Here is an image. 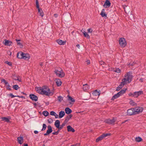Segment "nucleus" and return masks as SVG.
Masks as SVG:
<instances>
[{"label": "nucleus", "mask_w": 146, "mask_h": 146, "mask_svg": "<svg viewBox=\"0 0 146 146\" xmlns=\"http://www.w3.org/2000/svg\"><path fill=\"white\" fill-rule=\"evenodd\" d=\"M125 78L123 79L122 80L123 83L125 84L127 82L128 83H129L131 81L132 79L133 78V76L131 75L130 72H128L125 75Z\"/></svg>", "instance_id": "obj_1"}, {"label": "nucleus", "mask_w": 146, "mask_h": 146, "mask_svg": "<svg viewBox=\"0 0 146 146\" xmlns=\"http://www.w3.org/2000/svg\"><path fill=\"white\" fill-rule=\"evenodd\" d=\"M44 86L41 87H36L35 90L36 92L39 94L42 95H48V93L46 91H44Z\"/></svg>", "instance_id": "obj_2"}, {"label": "nucleus", "mask_w": 146, "mask_h": 146, "mask_svg": "<svg viewBox=\"0 0 146 146\" xmlns=\"http://www.w3.org/2000/svg\"><path fill=\"white\" fill-rule=\"evenodd\" d=\"M143 93V92L142 91H140L138 92H135L133 93H130L129 94V96L135 98H137Z\"/></svg>", "instance_id": "obj_3"}, {"label": "nucleus", "mask_w": 146, "mask_h": 146, "mask_svg": "<svg viewBox=\"0 0 146 146\" xmlns=\"http://www.w3.org/2000/svg\"><path fill=\"white\" fill-rule=\"evenodd\" d=\"M116 120V119H115L114 117H113L112 119H106L105 120L104 122L106 123L109 125H114Z\"/></svg>", "instance_id": "obj_4"}, {"label": "nucleus", "mask_w": 146, "mask_h": 146, "mask_svg": "<svg viewBox=\"0 0 146 146\" xmlns=\"http://www.w3.org/2000/svg\"><path fill=\"white\" fill-rule=\"evenodd\" d=\"M135 115L139 113L142 111L143 108L142 107H138L134 108Z\"/></svg>", "instance_id": "obj_5"}, {"label": "nucleus", "mask_w": 146, "mask_h": 146, "mask_svg": "<svg viewBox=\"0 0 146 146\" xmlns=\"http://www.w3.org/2000/svg\"><path fill=\"white\" fill-rule=\"evenodd\" d=\"M119 44L121 46L125 47L126 45V42L125 39L124 38H121L119 40Z\"/></svg>", "instance_id": "obj_6"}, {"label": "nucleus", "mask_w": 146, "mask_h": 146, "mask_svg": "<svg viewBox=\"0 0 146 146\" xmlns=\"http://www.w3.org/2000/svg\"><path fill=\"white\" fill-rule=\"evenodd\" d=\"M44 91H46L48 93V95H45L47 96H51L53 94V93L50 91V89L47 86H44Z\"/></svg>", "instance_id": "obj_7"}, {"label": "nucleus", "mask_w": 146, "mask_h": 146, "mask_svg": "<svg viewBox=\"0 0 146 146\" xmlns=\"http://www.w3.org/2000/svg\"><path fill=\"white\" fill-rule=\"evenodd\" d=\"M30 98L33 101L36 102L38 100V98L36 95L33 94H31L29 95Z\"/></svg>", "instance_id": "obj_8"}, {"label": "nucleus", "mask_w": 146, "mask_h": 146, "mask_svg": "<svg viewBox=\"0 0 146 146\" xmlns=\"http://www.w3.org/2000/svg\"><path fill=\"white\" fill-rule=\"evenodd\" d=\"M48 130L46 131V133H44V135L45 136L49 134L52 131V129L51 126L50 125L47 126Z\"/></svg>", "instance_id": "obj_9"}, {"label": "nucleus", "mask_w": 146, "mask_h": 146, "mask_svg": "<svg viewBox=\"0 0 146 146\" xmlns=\"http://www.w3.org/2000/svg\"><path fill=\"white\" fill-rule=\"evenodd\" d=\"M127 114L131 115H135L134 108H132L128 109L127 110Z\"/></svg>", "instance_id": "obj_10"}, {"label": "nucleus", "mask_w": 146, "mask_h": 146, "mask_svg": "<svg viewBox=\"0 0 146 146\" xmlns=\"http://www.w3.org/2000/svg\"><path fill=\"white\" fill-rule=\"evenodd\" d=\"M111 3L109 0H106L104 4L103 5L104 7L105 8L109 7L110 6Z\"/></svg>", "instance_id": "obj_11"}, {"label": "nucleus", "mask_w": 146, "mask_h": 146, "mask_svg": "<svg viewBox=\"0 0 146 146\" xmlns=\"http://www.w3.org/2000/svg\"><path fill=\"white\" fill-rule=\"evenodd\" d=\"M24 53L21 51L18 52L17 54V57L19 59H22Z\"/></svg>", "instance_id": "obj_12"}, {"label": "nucleus", "mask_w": 146, "mask_h": 146, "mask_svg": "<svg viewBox=\"0 0 146 146\" xmlns=\"http://www.w3.org/2000/svg\"><path fill=\"white\" fill-rule=\"evenodd\" d=\"M3 43L6 46H10L12 43V42L9 41V40H5L3 41Z\"/></svg>", "instance_id": "obj_13"}, {"label": "nucleus", "mask_w": 146, "mask_h": 146, "mask_svg": "<svg viewBox=\"0 0 146 146\" xmlns=\"http://www.w3.org/2000/svg\"><path fill=\"white\" fill-rule=\"evenodd\" d=\"M30 56L29 54H28L24 53L22 59H23L26 60H28L30 59Z\"/></svg>", "instance_id": "obj_14"}, {"label": "nucleus", "mask_w": 146, "mask_h": 146, "mask_svg": "<svg viewBox=\"0 0 146 146\" xmlns=\"http://www.w3.org/2000/svg\"><path fill=\"white\" fill-rule=\"evenodd\" d=\"M127 89V88H123L117 93L120 96L123 95V94L125 93Z\"/></svg>", "instance_id": "obj_15"}, {"label": "nucleus", "mask_w": 146, "mask_h": 146, "mask_svg": "<svg viewBox=\"0 0 146 146\" xmlns=\"http://www.w3.org/2000/svg\"><path fill=\"white\" fill-rule=\"evenodd\" d=\"M67 131L68 132H74L75 130L70 125H69L67 126Z\"/></svg>", "instance_id": "obj_16"}, {"label": "nucleus", "mask_w": 146, "mask_h": 146, "mask_svg": "<svg viewBox=\"0 0 146 146\" xmlns=\"http://www.w3.org/2000/svg\"><path fill=\"white\" fill-rule=\"evenodd\" d=\"M56 41L58 44L60 45H64L66 43V41H64L63 40L60 39L57 40Z\"/></svg>", "instance_id": "obj_17"}, {"label": "nucleus", "mask_w": 146, "mask_h": 146, "mask_svg": "<svg viewBox=\"0 0 146 146\" xmlns=\"http://www.w3.org/2000/svg\"><path fill=\"white\" fill-rule=\"evenodd\" d=\"M125 84L123 83V82L121 83V84H120L119 86L117 88L116 91H119L123 86Z\"/></svg>", "instance_id": "obj_18"}, {"label": "nucleus", "mask_w": 146, "mask_h": 146, "mask_svg": "<svg viewBox=\"0 0 146 146\" xmlns=\"http://www.w3.org/2000/svg\"><path fill=\"white\" fill-rule=\"evenodd\" d=\"M65 111L66 113L68 115H69L72 112L71 110L68 107L65 108Z\"/></svg>", "instance_id": "obj_19"}, {"label": "nucleus", "mask_w": 146, "mask_h": 146, "mask_svg": "<svg viewBox=\"0 0 146 146\" xmlns=\"http://www.w3.org/2000/svg\"><path fill=\"white\" fill-rule=\"evenodd\" d=\"M17 140L18 141V143L20 144H21L23 142V139L22 136L19 137L17 138Z\"/></svg>", "instance_id": "obj_20"}, {"label": "nucleus", "mask_w": 146, "mask_h": 146, "mask_svg": "<svg viewBox=\"0 0 146 146\" xmlns=\"http://www.w3.org/2000/svg\"><path fill=\"white\" fill-rule=\"evenodd\" d=\"M57 86H59L61 85L62 82L60 79H57L55 80Z\"/></svg>", "instance_id": "obj_21"}, {"label": "nucleus", "mask_w": 146, "mask_h": 146, "mask_svg": "<svg viewBox=\"0 0 146 146\" xmlns=\"http://www.w3.org/2000/svg\"><path fill=\"white\" fill-rule=\"evenodd\" d=\"M73 116L72 114L68 115L65 118L64 120V122L66 123H67L69 121V120Z\"/></svg>", "instance_id": "obj_22"}, {"label": "nucleus", "mask_w": 146, "mask_h": 146, "mask_svg": "<svg viewBox=\"0 0 146 146\" xmlns=\"http://www.w3.org/2000/svg\"><path fill=\"white\" fill-rule=\"evenodd\" d=\"M1 119L3 121H5V122H8L10 121V117H8V118L6 117H3L1 118Z\"/></svg>", "instance_id": "obj_23"}, {"label": "nucleus", "mask_w": 146, "mask_h": 146, "mask_svg": "<svg viewBox=\"0 0 146 146\" xmlns=\"http://www.w3.org/2000/svg\"><path fill=\"white\" fill-rule=\"evenodd\" d=\"M38 12L39 13V15L41 17H43L44 16V14L42 9L40 8L38 9Z\"/></svg>", "instance_id": "obj_24"}, {"label": "nucleus", "mask_w": 146, "mask_h": 146, "mask_svg": "<svg viewBox=\"0 0 146 146\" xmlns=\"http://www.w3.org/2000/svg\"><path fill=\"white\" fill-rule=\"evenodd\" d=\"M65 115L64 112L63 111H60L59 114V117L60 118L62 117Z\"/></svg>", "instance_id": "obj_25"}, {"label": "nucleus", "mask_w": 146, "mask_h": 146, "mask_svg": "<svg viewBox=\"0 0 146 146\" xmlns=\"http://www.w3.org/2000/svg\"><path fill=\"white\" fill-rule=\"evenodd\" d=\"M54 72L56 74V75L57 76H58L59 77H60L61 78V76H62L63 75V74H60V71L58 70H56L54 71Z\"/></svg>", "instance_id": "obj_26"}, {"label": "nucleus", "mask_w": 146, "mask_h": 146, "mask_svg": "<svg viewBox=\"0 0 146 146\" xmlns=\"http://www.w3.org/2000/svg\"><path fill=\"white\" fill-rule=\"evenodd\" d=\"M60 121L59 120H56L55 123L54 125L57 128H59L60 126Z\"/></svg>", "instance_id": "obj_27"}, {"label": "nucleus", "mask_w": 146, "mask_h": 146, "mask_svg": "<svg viewBox=\"0 0 146 146\" xmlns=\"http://www.w3.org/2000/svg\"><path fill=\"white\" fill-rule=\"evenodd\" d=\"M105 10L104 9H102V11L100 13V15H101V16L102 17H107V14H106L104 12Z\"/></svg>", "instance_id": "obj_28"}, {"label": "nucleus", "mask_w": 146, "mask_h": 146, "mask_svg": "<svg viewBox=\"0 0 146 146\" xmlns=\"http://www.w3.org/2000/svg\"><path fill=\"white\" fill-rule=\"evenodd\" d=\"M119 97V96L117 93L113 96L111 100H113L115 99L118 98Z\"/></svg>", "instance_id": "obj_29"}, {"label": "nucleus", "mask_w": 146, "mask_h": 146, "mask_svg": "<svg viewBox=\"0 0 146 146\" xmlns=\"http://www.w3.org/2000/svg\"><path fill=\"white\" fill-rule=\"evenodd\" d=\"M83 35L85 37L87 38L88 39H89L90 38V36L87 34V33L85 31L83 32Z\"/></svg>", "instance_id": "obj_30"}, {"label": "nucleus", "mask_w": 146, "mask_h": 146, "mask_svg": "<svg viewBox=\"0 0 146 146\" xmlns=\"http://www.w3.org/2000/svg\"><path fill=\"white\" fill-rule=\"evenodd\" d=\"M68 97V100L69 101H71L72 102H74L75 101V100L71 96H69V95H68L67 96Z\"/></svg>", "instance_id": "obj_31"}, {"label": "nucleus", "mask_w": 146, "mask_h": 146, "mask_svg": "<svg viewBox=\"0 0 146 146\" xmlns=\"http://www.w3.org/2000/svg\"><path fill=\"white\" fill-rule=\"evenodd\" d=\"M103 137L102 136V135H101L100 136L98 137L96 140V142H98L99 141L102 140L103 139Z\"/></svg>", "instance_id": "obj_32"}, {"label": "nucleus", "mask_w": 146, "mask_h": 146, "mask_svg": "<svg viewBox=\"0 0 146 146\" xmlns=\"http://www.w3.org/2000/svg\"><path fill=\"white\" fill-rule=\"evenodd\" d=\"M135 141L137 142H140L142 140V139L140 137H136L135 139Z\"/></svg>", "instance_id": "obj_33"}, {"label": "nucleus", "mask_w": 146, "mask_h": 146, "mask_svg": "<svg viewBox=\"0 0 146 146\" xmlns=\"http://www.w3.org/2000/svg\"><path fill=\"white\" fill-rule=\"evenodd\" d=\"M13 88L15 90H17L20 88L19 87L17 84H15L13 86Z\"/></svg>", "instance_id": "obj_34"}, {"label": "nucleus", "mask_w": 146, "mask_h": 146, "mask_svg": "<svg viewBox=\"0 0 146 146\" xmlns=\"http://www.w3.org/2000/svg\"><path fill=\"white\" fill-rule=\"evenodd\" d=\"M93 94L95 96H99L100 94V93L97 90H95Z\"/></svg>", "instance_id": "obj_35"}, {"label": "nucleus", "mask_w": 146, "mask_h": 146, "mask_svg": "<svg viewBox=\"0 0 146 146\" xmlns=\"http://www.w3.org/2000/svg\"><path fill=\"white\" fill-rule=\"evenodd\" d=\"M66 123V122H64L62 123V124L60 125L59 126V128L60 129H62V128H63V127L64 126H65Z\"/></svg>", "instance_id": "obj_36"}, {"label": "nucleus", "mask_w": 146, "mask_h": 146, "mask_svg": "<svg viewBox=\"0 0 146 146\" xmlns=\"http://www.w3.org/2000/svg\"><path fill=\"white\" fill-rule=\"evenodd\" d=\"M1 82L2 83L3 82L5 83L6 86L8 84V82L5 79H3L1 80Z\"/></svg>", "instance_id": "obj_37"}, {"label": "nucleus", "mask_w": 146, "mask_h": 146, "mask_svg": "<svg viewBox=\"0 0 146 146\" xmlns=\"http://www.w3.org/2000/svg\"><path fill=\"white\" fill-rule=\"evenodd\" d=\"M58 101L60 102H61L63 100V98L61 96H58Z\"/></svg>", "instance_id": "obj_38"}, {"label": "nucleus", "mask_w": 146, "mask_h": 146, "mask_svg": "<svg viewBox=\"0 0 146 146\" xmlns=\"http://www.w3.org/2000/svg\"><path fill=\"white\" fill-rule=\"evenodd\" d=\"M43 114L44 116H47L49 114V113L47 111H44L43 112Z\"/></svg>", "instance_id": "obj_39"}, {"label": "nucleus", "mask_w": 146, "mask_h": 146, "mask_svg": "<svg viewBox=\"0 0 146 146\" xmlns=\"http://www.w3.org/2000/svg\"><path fill=\"white\" fill-rule=\"evenodd\" d=\"M113 71L118 73H119L121 72V71L119 69L116 68L113 70Z\"/></svg>", "instance_id": "obj_40"}, {"label": "nucleus", "mask_w": 146, "mask_h": 146, "mask_svg": "<svg viewBox=\"0 0 146 146\" xmlns=\"http://www.w3.org/2000/svg\"><path fill=\"white\" fill-rule=\"evenodd\" d=\"M130 104L133 106H135L136 104L132 100H131L129 102Z\"/></svg>", "instance_id": "obj_41"}, {"label": "nucleus", "mask_w": 146, "mask_h": 146, "mask_svg": "<svg viewBox=\"0 0 146 146\" xmlns=\"http://www.w3.org/2000/svg\"><path fill=\"white\" fill-rule=\"evenodd\" d=\"M46 125L45 124H43L42 125V128L41 129V131H43L45 130L46 127Z\"/></svg>", "instance_id": "obj_42"}, {"label": "nucleus", "mask_w": 146, "mask_h": 146, "mask_svg": "<svg viewBox=\"0 0 146 146\" xmlns=\"http://www.w3.org/2000/svg\"><path fill=\"white\" fill-rule=\"evenodd\" d=\"M36 4L37 8H40L38 0H36Z\"/></svg>", "instance_id": "obj_43"}, {"label": "nucleus", "mask_w": 146, "mask_h": 146, "mask_svg": "<svg viewBox=\"0 0 146 146\" xmlns=\"http://www.w3.org/2000/svg\"><path fill=\"white\" fill-rule=\"evenodd\" d=\"M111 134L110 133H106V134H103L102 135V136L103 137V138L105 137H106L110 136Z\"/></svg>", "instance_id": "obj_44"}, {"label": "nucleus", "mask_w": 146, "mask_h": 146, "mask_svg": "<svg viewBox=\"0 0 146 146\" xmlns=\"http://www.w3.org/2000/svg\"><path fill=\"white\" fill-rule=\"evenodd\" d=\"M60 69V70H59L60 71V74H63V75L62 76H61V78L64 77L65 75V73L63 72V70L61 69Z\"/></svg>", "instance_id": "obj_45"}, {"label": "nucleus", "mask_w": 146, "mask_h": 146, "mask_svg": "<svg viewBox=\"0 0 146 146\" xmlns=\"http://www.w3.org/2000/svg\"><path fill=\"white\" fill-rule=\"evenodd\" d=\"M88 85L87 84H86L84 85H83V89L84 90H86L88 89V88H86V86H87Z\"/></svg>", "instance_id": "obj_46"}, {"label": "nucleus", "mask_w": 146, "mask_h": 146, "mask_svg": "<svg viewBox=\"0 0 146 146\" xmlns=\"http://www.w3.org/2000/svg\"><path fill=\"white\" fill-rule=\"evenodd\" d=\"M6 86H7V90H11V88H10L11 86L9 84H7V85Z\"/></svg>", "instance_id": "obj_47"}, {"label": "nucleus", "mask_w": 146, "mask_h": 146, "mask_svg": "<svg viewBox=\"0 0 146 146\" xmlns=\"http://www.w3.org/2000/svg\"><path fill=\"white\" fill-rule=\"evenodd\" d=\"M5 62L6 63V64H8V65H9L10 66H12V64L11 62H9L7 61H6Z\"/></svg>", "instance_id": "obj_48"}, {"label": "nucleus", "mask_w": 146, "mask_h": 146, "mask_svg": "<svg viewBox=\"0 0 146 146\" xmlns=\"http://www.w3.org/2000/svg\"><path fill=\"white\" fill-rule=\"evenodd\" d=\"M56 113L54 111H52L50 112V115H54L56 114Z\"/></svg>", "instance_id": "obj_49"}, {"label": "nucleus", "mask_w": 146, "mask_h": 146, "mask_svg": "<svg viewBox=\"0 0 146 146\" xmlns=\"http://www.w3.org/2000/svg\"><path fill=\"white\" fill-rule=\"evenodd\" d=\"M48 122L49 123H51L52 122L53 120L52 119L50 118L48 119Z\"/></svg>", "instance_id": "obj_50"}, {"label": "nucleus", "mask_w": 146, "mask_h": 146, "mask_svg": "<svg viewBox=\"0 0 146 146\" xmlns=\"http://www.w3.org/2000/svg\"><path fill=\"white\" fill-rule=\"evenodd\" d=\"M92 30L91 28H89V29H88V33H92Z\"/></svg>", "instance_id": "obj_51"}, {"label": "nucleus", "mask_w": 146, "mask_h": 146, "mask_svg": "<svg viewBox=\"0 0 146 146\" xmlns=\"http://www.w3.org/2000/svg\"><path fill=\"white\" fill-rule=\"evenodd\" d=\"M9 95L11 96L12 98H14L15 97H17V96H14L13 94H12L11 93Z\"/></svg>", "instance_id": "obj_52"}, {"label": "nucleus", "mask_w": 146, "mask_h": 146, "mask_svg": "<svg viewBox=\"0 0 146 146\" xmlns=\"http://www.w3.org/2000/svg\"><path fill=\"white\" fill-rule=\"evenodd\" d=\"M7 53L8 55H9L10 56H11V55L12 52L8 50L7 52Z\"/></svg>", "instance_id": "obj_53"}, {"label": "nucleus", "mask_w": 146, "mask_h": 146, "mask_svg": "<svg viewBox=\"0 0 146 146\" xmlns=\"http://www.w3.org/2000/svg\"><path fill=\"white\" fill-rule=\"evenodd\" d=\"M17 45L20 46H23V45L20 42H17Z\"/></svg>", "instance_id": "obj_54"}, {"label": "nucleus", "mask_w": 146, "mask_h": 146, "mask_svg": "<svg viewBox=\"0 0 146 146\" xmlns=\"http://www.w3.org/2000/svg\"><path fill=\"white\" fill-rule=\"evenodd\" d=\"M17 78H15V79H14V80H18L20 82H21V79H19L18 78V77H17Z\"/></svg>", "instance_id": "obj_55"}, {"label": "nucleus", "mask_w": 146, "mask_h": 146, "mask_svg": "<svg viewBox=\"0 0 146 146\" xmlns=\"http://www.w3.org/2000/svg\"><path fill=\"white\" fill-rule=\"evenodd\" d=\"M17 97H18L20 98H22L25 99V97H24L23 96H17Z\"/></svg>", "instance_id": "obj_56"}, {"label": "nucleus", "mask_w": 146, "mask_h": 146, "mask_svg": "<svg viewBox=\"0 0 146 146\" xmlns=\"http://www.w3.org/2000/svg\"><path fill=\"white\" fill-rule=\"evenodd\" d=\"M52 134L54 135H57L58 134V133H57L56 131H55L54 132H53L52 133Z\"/></svg>", "instance_id": "obj_57"}, {"label": "nucleus", "mask_w": 146, "mask_h": 146, "mask_svg": "<svg viewBox=\"0 0 146 146\" xmlns=\"http://www.w3.org/2000/svg\"><path fill=\"white\" fill-rule=\"evenodd\" d=\"M86 62L88 64H90V61L89 60H88L86 61Z\"/></svg>", "instance_id": "obj_58"}, {"label": "nucleus", "mask_w": 146, "mask_h": 146, "mask_svg": "<svg viewBox=\"0 0 146 146\" xmlns=\"http://www.w3.org/2000/svg\"><path fill=\"white\" fill-rule=\"evenodd\" d=\"M54 116H55V117L56 118H58V115L57 114H56H56H55V115H54Z\"/></svg>", "instance_id": "obj_59"}, {"label": "nucleus", "mask_w": 146, "mask_h": 146, "mask_svg": "<svg viewBox=\"0 0 146 146\" xmlns=\"http://www.w3.org/2000/svg\"><path fill=\"white\" fill-rule=\"evenodd\" d=\"M44 103H45V104L46 106H48L49 104V102H44Z\"/></svg>", "instance_id": "obj_60"}, {"label": "nucleus", "mask_w": 146, "mask_h": 146, "mask_svg": "<svg viewBox=\"0 0 146 146\" xmlns=\"http://www.w3.org/2000/svg\"><path fill=\"white\" fill-rule=\"evenodd\" d=\"M38 131H37L35 130L34 131V133L35 134H38Z\"/></svg>", "instance_id": "obj_61"}, {"label": "nucleus", "mask_w": 146, "mask_h": 146, "mask_svg": "<svg viewBox=\"0 0 146 146\" xmlns=\"http://www.w3.org/2000/svg\"><path fill=\"white\" fill-rule=\"evenodd\" d=\"M72 145L73 146H79L80 145L79 144H77L75 145Z\"/></svg>", "instance_id": "obj_62"}, {"label": "nucleus", "mask_w": 146, "mask_h": 146, "mask_svg": "<svg viewBox=\"0 0 146 146\" xmlns=\"http://www.w3.org/2000/svg\"><path fill=\"white\" fill-rule=\"evenodd\" d=\"M76 46L78 47V48L79 49L80 48V44H76Z\"/></svg>", "instance_id": "obj_63"}, {"label": "nucleus", "mask_w": 146, "mask_h": 146, "mask_svg": "<svg viewBox=\"0 0 146 146\" xmlns=\"http://www.w3.org/2000/svg\"><path fill=\"white\" fill-rule=\"evenodd\" d=\"M54 16L55 17H57L58 16V15L57 14H55L54 15Z\"/></svg>", "instance_id": "obj_64"}]
</instances>
